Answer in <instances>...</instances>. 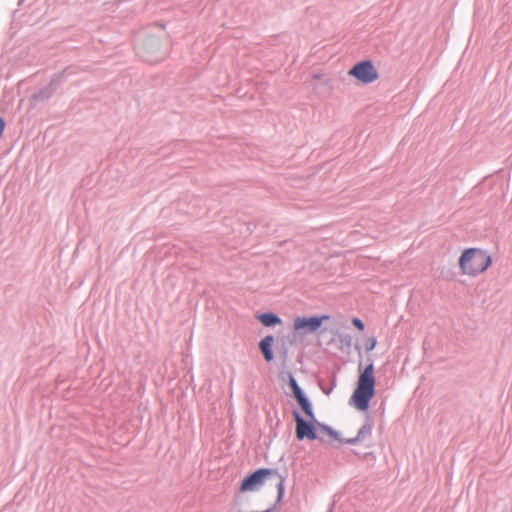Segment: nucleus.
Listing matches in <instances>:
<instances>
[{
  "label": "nucleus",
  "mask_w": 512,
  "mask_h": 512,
  "mask_svg": "<svg viewBox=\"0 0 512 512\" xmlns=\"http://www.w3.org/2000/svg\"><path fill=\"white\" fill-rule=\"evenodd\" d=\"M137 54L149 63H158L168 57L171 44L164 25H156L142 31L136 45Z\"/></svg>",
  "instance_id": "obj_1"
},
{
  "label": "nucleus",
  "mask_w": 512,
  "mask_h": 512,
  "mask_svg": "<svg viewBox=\"0 0 512 512\" xmlns=\"http://www.w3.org/2000/svg\"><path fill=\"white\" fill-rule=\"evenodd\" d=\"M491 264L489 252L477 247L464 249L458 258L460 274L468 278H476L485 273Z\"/></svg>",
  "instance_id": "obj_2"
},
{
  "label": "nucleus",
  "mask_w": 512,
  "mask_h": 512,
  "mask_svg": "<svg viewBox=\"0 0 512 512\" xmlns=\"http://www.w3.org/2000/svg\"><path fill=\"white\" fill-rule=\"evenodd\" d=\"M374 365L370 363L360 373L356 388L351 395L350 404L359 411H367L369 403L375 396V375Z\"/></svg>",
  "instance_id": "obj_3"
},
{
  "label": "nucleus",
  "mask_w": 512,
  "mask_h": 512,
  "mask_svg": "<svg viewBox=\"0 0 512 512\" xmlns=\"http://www.w3.org/2000/svg\"><path fill=\"white\" fill-rule=\"evenodd\" d=\"M268 480H271L277 488V503H280L284 495V478L275 470L259 469L244 478L239 491L242 493L257 491Z\"/></svg>",
  "instance_id": "obj_4"
},
{
  "label": "nucleus",
  "mask_w": 512,
  "mask_h": 512,
  "mask_svg": "<svg viewBox=\"0 0 512 512\" xmlns=\"http://www.w3.org/2000/svg\"><path fill=\"white\" fill-rule=\"evenodd\" d=\"M348 75L355 78L361 84H370L379 78V73L372 61L364 60L355 64Z\"/></svg>",
  "instance_id": "obj_5"
},
{
  "label": "nucleus",
  "mask_w": 512,
  "mask_h": 512,
  "mask_svg": "<svg viewBox=\"0 0 512 512\" xmlns=\"http://www.w3.org/2000/svg\"><path fill=\"white\" fill-rule=\"evenodd\" d=\"M293 416H294L295 423H296V428H295L296 438L298 440H303L305 438H307L309 440H315L317 438V435L315 432L316 427L313 424V422L315 421V418L313 420L309 419L310 422H307L300 416V414L297 411L293 412Z\"/></svg>",
  "instance_id": "obj_6"
},
{
  "label": "nucleus",
  "mask_w": 512,
  "mask_h": 512,
  "mask_svg": "<svg viewBox=\"0 0 512 512\" xmlns=\"http://www.w3.org/2000/svg\"><path fill=\"white\" fill-rule=\"evenodd\" d=\"M329 318L328 315L321 317H297L293 321V329L295 332H315L321 327L323 321Z\"/></svg>",
  "instance_id": "obj_7"
},
{
  "label": "nucleus",
  "mask_w": 512,
  "mask_h": 512,
  "mask_svg": "<svg viewBox=\"0 0 512 512\" xmlns=\"http://www.w3.org/2000/svg\"><path fill=\"white\" fill-rule=\"evenodd\" d=\"M289 385L292 389L294 397L296 398L298 404L300 405L301 409L303 410L307 418L313 420L314 412L312 409V405L309 402V400L304 396L301 388L298 386L296 380L292 376H290L289 378Z\"/></svg>",
  "instance_id": "obj_8"
},
{
  "label": "nucleus",
  "mask_w": 512,
  "mask_h": 512,
  "mask_svg": "<svg viewBox=\"0 0 512 512\" xmlns=\"http://www.w3.org/2000/svg\"><path fill=\"white\" fill-rule=\"evenodd\" d=\"M273 342H274L273 336L269 335V336L264 337L259 343L260 350H261L265 360L268 362L273 360V352H272Z\"/></svg>",
  "instance_id": "obj_9"
},
{
  "label": "nucleus",
  "mask_w": 512,
  "mask_h": 512,
  "mask_svg": "<svg viewBox=\"0 0 512 512\" xmlns=\"http://www.w3.org/2000/svg\"><path fill=\"white\" fill-rule=\"evenodd\" d=\"M258 320L266 327L281 323V319L273 313H263L257 316Z\"/></svg>",
  "instance_id": "obj_10"
},
{
  "label": "nucleus",
  "mask_w": 512,
  "mask_h": 512,
  "mask_svg": "<svg viewBox=\"0 0 512 512\" xmlns=\"http://www.w3.org/2000/svg\"><path fill=\"white\" fill-rule=\"evenodd\" d=\"M372 426L371 424H365L361 427V429L358 431V434L355 439L347 440L348 443H355L357 441H360L364 439L367 435L371 433Z\"/></svg>",
  "instance_id": "obj_11"
},
{
  "label": "nucleus",
  "mask_w": 512,
  "mask_h": 512,
  "mask_svg": "<svg viewBox=\"0 0 512 512\" xmlns=\"http://www.w3.org/2000/svg\"><path fill=\"white\" fill-rule=\"evenodd\" d=\"M377 345V340L374 337H370L365 342V348L367 351H372Z\"/></svg>",
  "instance_id": "obj_12"
},
{
  "label": "nucleus",
  "mask_w": 512,
  "mask_h": 512,
  "mask_svg": "<svg viewBox=\"0 0 512 512\" xmlns=\"http://www.w3.org/2000/svg\"><path fill=\"white\" fill-rule=\"evenodd\" d=\"M319 427L329 436L333 438H337V433L334 432L330 427L325 425H319Z\"/></svg>",
  "instance_id": "obj_13"
},
{
  "label": "nucleus",
  "mask_w": 512,
  "mask_h": 512,
  "mask_svg": "<svg viewBox=\"0 0 512 512\" xmlns=\"http://www.w3.org/2000/svg\"><path fill=\"white\" fill-rule=\"evenodd\" d=\"M352 323H353V325H354L358 330H360V331H363V330H364V327H365V326H364V323H363V321H362L361 319H359V318H353V319H352Z\"/></svg>",
  "instance_id": "obj_14"
},
{
  "label": "nucleus",
  "mask_w": 512,
  "mask_h": 512,
  "mask_svg": "<svg viewBox=\"0 0 512 512\" xmlns=\"http://www.w3.org/2000/svg\"><path fill=\"white\" fill-rule=\"evenodd\" d=\"M4 128H5V122H4V120L2 119V117H0V138H1V137H2V135H3Z\"/></svg>",
  "instance_id": "obj_15"
}]
</instances>
